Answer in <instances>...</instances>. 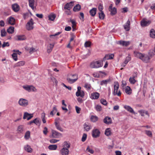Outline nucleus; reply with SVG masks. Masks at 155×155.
<instances>
[{"label":"nucleus","mask_w":155,"mask_h":155,"mask_svg":"<svg viewBox=\"0 0 155 155\" xmlns=\"http://www.w3.org/2000/svg\"><path fill=\"white\" fill-rule=\"evenodd\" d=\"M134 53L135 57L140 58L143 62L145 63L149 62L150 58L148 55L139 52H134Z\"/></svg>","instance_id":"f257e3e1"},{"label":"nucleus","mask_w":155,"mask_h":155,"mask_svg":"<svg viewBox=\"0 0 155 155\" xmlns=\"http://www.w3.org/2000/svg\"><path fill=\"white\" fill-rule=\"evenodd\" d=\"M68 76L67 80L68 82L70 84L73 83L78 79V75L77 74H70Z\"/></svg>","instance_id":"f03ea898"},{"label":"nucleus","mask_w":155,"mask_h":155,"mask_svg":"<svg viewBox=\"0 0 155 155\" xmlns=\"http://www.w3.org/2000/svg\"><path fill=\"white\" fill-rule=\"evenodd\" d=\"M103 66L102 62L100 61H96L92 62L90 65L91 68H97L101 67Z\"/></svg>","instance_id":"7ed1b4c3"},{"label":"nucleus","mask_w":155,"mask_h":155,"mask_svg":"<svg viewBox=\"0 0 155 155\" xmlns=\"http://www.w3.org/2000/svg\"><path fill=\"white\" fill-rule=\"evenodd\" d=\"M114 90L113 93L114 95H117L118 96H120L121 94V92L120 91L118 92V89L119 87L118 83L117 82H114Z\"/></svg>","instance_id":"20e7f679"},{"label":"nucleus","mask_w":155,"mask_h":155,"mask_svg":"<svg viewBox=\"0 0 155 155\" xmlns=\"http://www.w3.org/2000/svg\"><path fill=\"white\" fill-rule=\"evenodd\" d=\"M34 24L33 20L32 18H31L26 25V29L28 31L32 30L34 28Z\"/></svg>","instance_id":"39448f33"},{"label":"nucleus","mask_w":155,"mask_h":155,"mask_svg":"<svg viewBox=\"0 0 155 155\" xmlns=\"http://www.w3.org/2000/svg\"><path fill=\"white\" fill-rule=\"evenodd\" d=\"M23 88L29 92L31 91L36 92L37 89L32 85H25L23 86Z\"/></svg>","instance_id":"423d86ee"},{"label":"nucleus","mask_w":155,"mask_h":155,"mask_svg":"<svg viewBox=\"0 0 155 155\" xmlns=\"http://www.w3.org/2000/svg\"><path fill=\"white\" fill-rule=\"evenodd\" d=\"M18 104L21 106L25 107L28 105V101L25 99L20 98L18 101Z\"/></svg>","instance_id":"0eeeda50"},{"label":"nucleus","mask_w":155,"mask_h":155,"mask_svg":"<svg viewBox=\"0 0 155 155\" xmlns=\"http://www.w3.org/2000/svg\"><path fill=\"white\" fill-rule=\"evenodd\" d=\"M52 136L54 138H58L62 136V134L56 130H51Z\"/></svg>","instance_id":"6e6552de"},{"label":"nucleus","mask_w":155,"mask_h":155,"mask_svg":"<svg viewBox=\"0 0 155 155\" xmlns=\"http://www.w3.org/2000/svg\"><path fill=\"white\" fill-rule=\"evenodd\" d=\"M69 152L68 149L66 147H63L60 151V153L61 155H68Z\"/></svg>","instance_id":"1a4fd4ad"},{"label":"nucleus","mask_w":155,"mask_h":155,"mask_svg":"<svg viewBox=\"0 0 155 155\" xmlns=\"http://www.w3.org/2000/svg\"><path fill=\"white\" fill-rule=\"evenodd\" d=\"M74 2H71L69 3H67L66 4L64 7V9H67L68 10H70V9L72 7L74 4Z\"/></svg>","instance_id":"9d476101"},{"label":"nucleus","mask_w":155,"mask_h":155,"mask_svg":"<svg viewBox=\"0 0 155 155\" xmlns=\"http://www.w3.org/2000/svg\"><path fill=\"white\" fill-rule=\"evenodd\" d=\"M100 132L99 130L97 129H94L92 131V136L93 137L97 138L99 136Z\"/></svg>","instance_id":"9b49d317"},{"label":"nucleus","mask_w":155,"mask_h":155,"mask_svg":"<svg viewBox=\"0 0 155 155\" xmlns=\"http://www.w3.org/2000/svg\"><path fill=\"white\" fill-rule=\"evenodd\" d=\"M100 95V94L98 92H93L91 94L90 98L92 99H97L99 98Z\"/></svg>","instance_id":"f8f14e48"},{"label":"nucleus","mask_w":155,"mask_h":155,"mask_svg":"<svg viewBox=\"0 0 155 155\" xmlns=\"http://www.w3.org/2000/svg\"><path fill=\"white\" fill-rule=\"evenodd\" d=\"M33 117V114H29L27 112H25L24 113L23 119H27V120H29Z\"/></svg>","instance_id":"ddd939ff"},{"label":"nucleus","mask_w":155,"mask_h":155,"mask_svg":"<svg viewBox=\"0 0 155 155\" xmlns=\"http://www.w3.org/2000/svg\"><path fill=\"white\" fill-rule=\"evenodd\" d=\"M114 55L113 54H106L105 55L104 57L103 58V61L106 60H110L113 59L114 57Z\"/></svg>","instance_id":"4468645a"},{"label":"nucleus","mask_w":155,"mask_h":155,"mask_svg":"<svg viewBox=\"0 0 155 155\" xmlns=\"http://www.w3.org/2000/svg\"><path fill=\"white\" fill-rule=\"evenodd\" d=\"M83 126L84 130L86 131H89L92 128L91 125L88 123H85Z\"/></svg>","instance_id":"2eb2a0df"},{"label":"nucleus","mask_w":155,"mask_h":155,"mask_svg":"<svg viewBox=\"0 0 155 155\" xmlns=\"http://www.w3.org/2000/svg\"><path fill=\"white\" fill-rule=\"evenodd\" d=\"M151 21L150 20H146L143 19L141 22V25L142 26H147L150 24Z\"/></svg>","instance_id":"dca6fc26"},{"label":"nucleus","mask_w":155,"mask_h":155,"mask_svg":"<svg viewBox=\"0 0 155 155\" xmlns=\"http://www.w3.org/2000/svg\"><path fill=\"white\" fill-rule=\"evenodd\" d=\"M104 122L106 124H110L112 123L111 119L108 117H106L104 120Z\"/></svg>","instance_id":"f3484780"},{"label":"nucleus","mask_w":155,"mask_h":155,"mask_svg":"<svg viewBox=\"0 0 155 155\" xmlns=\"http://www.w3.org/2000/svg\"><path fill=\"white\" fill-rule=\"evenodd\" d=\"M112 5L109 6V10L110 12V13L111 15H114L116 13V9L115 8H112Z\"/></svg>","instance_id":"a211bd4d"},{"label":"nucleus","mask_w":155,"mask_h":155,"mask_svg":"<svg viewBox=\"0 0 155 155\" xmlns=\"http://www.w3.org/2000/svg\"><path fill=\"white\" fill-rule=\"evenodd\" d=\"M124 108L127 111H129L130 113L135 114V112H134L133 109L130 106L125 105L124 106Z\"/></svg>","instance_id":"6ab92c4d"},{"label":"nucleus","mask_w":155,"mask_h":155,"mask_svg":"<svg viewBox=\"0 0 155 155\" xmlns=\"http://www.w3.org/2000/svg\"><path fill=\"white\" fill-rule=\"evenodd\" d=\"M130 22L129 19L127 21L126 24L124 25V28L126 31H129L130 30Z\"/></svg>","instance_id":"aec40b11"},{"label":"nucleus","mask_w":155,"mask_h":155,"mask_svg":"<svg viewBox=\"0 0 155 155\" xmlns=\"http://www.w3.org/2000/svg\"><path fill=\"white\" fill-rule=\"evenodd\" d=\"M13 10L15 12H17L19 10V6L17 4H14L12 5Z\"/></svg>","instance_id":"412c9836"},{"label":"nucleus","mask_w":155,"mask_h":155,"mask_svg":"<svg viewBox=\"0 0 155 155\" xmlns=\"http://www.w3.org/2000/svg\"><path fill=\"white\" fill-rule=\"evenodd\" d=\"M138 112L142 116H144L145 115H146L148 116V117H149V115L147 111L143 110H139Z\"/></svg>","instance_id":"4be33fe9"},{"label":"nucleus","mask_w":155,"mask_h":155,"mask_svg":"<svg viewBox=\"0 0 155 155\" xmlns=\"http://www.w3.org/2000/svg\"><path fill=\"white\" fill-rule=\"evenodd\" d=\"M8 23L11 25H14L15 24V19L14 17H10L8 18Z\"/></svg>","instance_id":"5701e85b"},{"label":"nucleus","mask_w":155,"mask_h":155,"mask_svg":"<svg viewBox=\"0 0 155 155\" xmlns=\"http://www.w3.org/2000/svg\"><path fill=\"white\" fill-rule=\"evenodd\" d=\"M119 43L120 45L122 46H127L130 44V41H119Z\"/></svg>","instance_id":"b1692460"},{"label":"nucleus","mask_w":155,"mask_h":155,"mask_svg":"<svg viewBox=\"0 0 155 155\" xmlns=\"http://www.w3.org/2000/svg\"><path fill=\"white\" fill-rule=\"evenodd\" d=\"M76 95L77 97L80 96L83 98L84 96V93L83 91H77L76 93Z\"/></svg>","instance_id":"393cba45"},{"label":"nucleus","mask_w":155,"mask_h":155,"mask_svg":"<svg viewBox=\"0 0 155 155\" xmlns=\"http://www.w3.org/2000/svg\"><path fill=\"white\" fill-rule=\"evenodd\" d=\"M125 91V93L128 95H130L132 93V90L130 87L128 86L126 87Z\"/></svg>","instance_id":"a878e982"},{"label":"nucleus","mask_w":155,"mask_h":155,"mask_svg":"<svg viewBox=\"0 0 155 155\" xmlns=\"http://www.w3.org/2000/svg\"><path fill=\"white\" fill-rule=\"evenodd\" d=\"M96 11H97V8H93L92 9H91L90 11V13L91 15L92 16H94L96 13Z\"/></svg>","instance_id":"bb28decb"},{"label":"nucleus","mask_w":155,"mask_h":155,"mask_svg":"<svg viewBox=\"0 0 155 155\" xmlns=\"http://www.w3.org/2000/svg\"><path fill=\"white\" fill-rule=\"evenodd\" d=\"M16 37L17 38L16 40L18 41H23L26 39V37L25 35H18Z\"/></svg>","instance_id":"cd10ccee"},{"label":"nucleus","mask_w":155,"mask_h":155,"mask_svg":"<svg viewBox=\"0 0 155 155\" xmlns=\"http://www.w3.org/2000/svg\"><path fill=\"white\" fill-rule=\"evenodd\" d=\"M57 148L56 145H50L48 147V148L51 150H55Z\"/></svg>","instance_id":"c85d7f7f"},{"label":"nucleus","mask_w":155,"mask_h":155,"mask_svg":"<svg viewBox=\"0 0 155 155\" xmlns=\"http://www.w3.org/2000/svg\"><path fill=\"white\" fill-rule=\"evenodd\" d=\"M55 124L56 127V128L58 130H59L61 132H63V129L61 127L60 125L57 122H55Z\"/></svg>","instance_id":"c756f323"},{"label":"nucleus","mask_w":155,"mask_h":155,"mask_svg":"<svg viewBox=\"0 0 155 155\" xmlns=\"http://www.w3.org/2000/svg\"><path fill=\"white\" fill-rule=\"evenodd\" d=\"M29 5L33 10L34 9V6L35 1L34 0H28Z\"/></svg>","instance_id":"7c9ffc66"},{"label":"nucleus","mask_w":155,"mask_h":155,"mask_svg":"<svg viewBox=\"0 0 155 155\" xmlns=\"http://www.w3.org/2000/svg\"><path fill=\"white\" fill-rule=\"evenodd\" d=\"M25 149L27 152L29 153H31L32 151V149L31 148V146L28 145H27L25 146Z\"/></svg>","instance_id":"2f4dec72"},{"label":"nucleus","mask_w":155,"mask_h":155,"mask_svg":"<svg viewBox=\"0 0 155 155\" xmlns=\"http://www.w3.org/2000/svg\"><path fill=\"white\" fill-rule=\"evenodd\" d=\"M81 8V5L78 4L74 6L73 9V10L75 12H78L80 10Z\"/></svg>","instance_id":"473e14b6"},{"label":"nucleus","mask_w":155,"mask_h":155,"mask_svg":"<svg viewBox=\"0 0 155 155\" xmlns=\"http://www.w3.org/2000/svg\"><path fill=\"white\" fill-rule=\"evenodd\" d=\"M25 62L24 61H20L15 64V67L21 66L24 65L25 64Z\"/></svg>","instance_id":"72a5a7b5"},{"label":"nucleus","mask_w":155,"mask_h":155,"mask_svg":"<svg viewBox=\"0 0 155 155\" xmlns=\"http://www.w3.org/2000/svg\"><path fill=\"white\" fill-rule=\"evenodd\" d=\"M57 111V109L56 106H54L52 110L50 112V114L53 116Z\"/></svg>","instance_id":"f704fd0d"},{"label":"nucleus","mask_w":155,"mask_h":155,"mask_svg":"<svg viewBox=\"0 0 155 155\" xmlns=\"http://www.w3.org/2000/svg\"><path fill=\"white\" fill-rule=\"evenodd\" d=\"M14 31V28L12 26L10 27L7 30V31L9 33L12 34Z\"/></svg>","instance_id":"c9c22d12"},{"label":"nucleus","mask_w":155,"mask_h":155,"mask_svg":"<svg viewBox=\"0 0 155 155\" xmlns=\"http://www.w3.org/2000/svg\"><path fill=\"white\" fill-rule=\"evenodd\" d=\"M1 36V37H4L6 36L7 32L5 28L2 29L0 31Z\"/></svg>","instance_id":"e433bc0d"},{"label":"nucleus","mask_w":155,"mask_h":155,"mask_svg":"<svg viewBox=\"0 0 155 155\" xmlns=\"http://www.w3.org/2000/svg\"><path fill=\"white\" fill-rule=\"evenodd\" d=\"M150 36L153 38L155 37V31L153 29H151L150 31Z\"/></svg>","instance_id":"4c0bfd02"},{"label":"nucleus","mask_w":155,"mask_h":155,"mask_svg":"<svg viewBox=\"0 0 155 155\" xmlns=\"http://www.w3.org/2000/svg\"><path fill=\"white\" fill-rule=\"evenodd\" d=\"M49 46L48 47V49H47V52L48 53H49L51 52V51H52L53 47H54V44H50L49 45Z\"/></svg>","instance_id":"58836bf2"},{"label":"nucleus","mask_w":155,"mask_h":155,"mask_svg":"<svg viewBox=\"0 0 155 155\" xmlns=\"http://www.w3.org/2000/svg\"><path fill=\"white\" fill-rule=\"evenodd\" d=\"M33 123L38 126H40L41 124L39 119L38 118H36L33 120Z\"/></svg>","instance_id":"ea45409f"},{"label":"nucleus","mask_w":155,"mask_h":155,"mask_svg":"<svg viewBox=\"0 0 155 155\" xmlns=\"http://www.w3.org/2000/svg\"><path fill=\"white\" fill-rule=\"evenodd\" d=\"M17 130L18 133H22L23 131V126L22 125L18 126Z\"/></svg>","instance_id":"a19ab883"},{"label":"nucleus","mask_w":155,"mask_h":155,"mask_svg":"<svg viewBox=\"0 0 155 155\" xmlns=\"http://www.w3.org/2000/svg\"><path fill=\"white\" fill-rule=\"evenodd\" d=\"M49 20L51 21H53L55 19L56 17V15L54 14H51L48 15Z\"/></svg>","instance_id":"79ce46f5"},{"label":"nucleus","mask_w":155,"mask_h":155,"mask_svg":"<svg viewBox=\"0 0 155 155\" xmlns=\"http://www.w3.org/2000/svg\"><path fill=\"white\" fill-rule=\"evenodd\" d=\"M91 119L92 122H95L98 120V118L97 116L92 115L91 117Z\"/></svg>","instance_id":"37998d69"},{"label":"nucleus","mask_w":155,"mask_h":155,"mask_svg":"<svg viewBox=\"0 0 155 155\" xmlns=\"http://www.w3.org/2000/svg\"><path fill=\"white\" fill-rule=\"evenodd\" d=\"M111 131L110 128H107L105 130V134L107 136H109L111 134Z\"/></svg>","instance_id":"c03bdc74"},{"label":"nucleus","mask_w":155,"mask_h":155,"mask_svg":"<svg viewBox=\"0 0 155 155\" xmlns=\"http://www.w3.org/2000/svg\"><path fill=\"white\" fill-rule=\"evenodd\" d=\"M105 15L103 12L102 11L100 13H99V17L101 19H104V18Z\"/></svg>","instance_id":"a18cd8bd"},{"label":"nucleus","mask_w":155,"mask_h":155,"mask_svg":"<svg viewBox=\"0 0 155 155\" xmlns=\"http://www.w3.org/2000/svg\"><path fill=\"white\" fill-rule=\"evenodd\" d=\"M129 81L130 83L132 84H134L136 81L134 79V77H130L129 78Z\"/></svg>","instance_id":"49530a36"},{"label":"nucleus","mask_w":155,"mask_h":155,"mask_svg":"<svg viewBox=\"0 0 155 155\" xmlns=\"http://www.w3.org/2000/svg\"><path fill=\"white\" fill-rule=\"evenodd\" d=\"M86 150L91 154H93L94 153V151L93 150L90 148L89 146H87Z\"/></svg>","instance_id":"de8ad7c7"},{"label":"nucleus","mask_w":155,"mask_h":155,"mask_svg":"<svg viewBox=\"0 0 155 155\" xmlns=\"http://www.w3.org/2000/svg\"><path fill=\"white\" fill-rule=\"evenodd\" d=\"M12 57L15 61L18 60V57L17 53H13L12 55Z\"/></svg>","instance_id":"09e8293b"},{"label":"nucleus","mask_w":155,"mask_h":155,"mask_svg":"<svg viewBox=\"0 0 155 155\" xmlns=\"http://www.w3.org/2000/svg\"><path fill=\"white\" fill-rule=\"evenodd\" d=\"M30 137V132L29 131H27L25 134V138L26 139H28Z\"/></svg>","instance_id":"8fccbe9b"},{"label":"nucleus","mask_w":155,"mask_h":155,"mask_svg":"<svg viewBox=\"0 0 155 155\" xmlns=\"http://www.w3.org/2000/svg\"><path fill=\"white\" fill-rule=\"evenodd\" d=\"M145 132L146 135L150 137H152V133L150 131L148 130H145Z\"/></svg>","instance_id":"3c124183"},{"label":"nucleus","mask_w":155,"mask_h":155,"mask_svg":"<svg viewBox=\"0 0 155 155\" xmlns=\"http://www.w3.org/2000/svg\"><path fill=\"white\" fill-rule=\"evenodd\" d=\"M70 147V144H68L67 141H64V147H66L68 149Z\"/></svg>","instance_id":"603ef678"},{"label":"nucleus","mask_w":155,"mask_h":155,"mask_svg":"<svg viewBox=\"0 0 155 155\" xmlns=\"http://www.w3.org/2000/svg\"><path fill=\"white\" fill-rule=\"evenodd\" d=\"M84 87L88 90H90L91 88V86L90 84H85L84 85Z\"/></svg>","instance_id":"864d4df0"},{"label":"nucleus","mask_w":155,"mask_h":155,"mask_svg":"<svg viewBox=\"0 0 155 155\" xmlns=\"http://www.w3.org/2000/svg\"><path fill=\"white\" fill-rule=\"evenodd\" d=\"M131 58L130 56V55H129L126 57L124 62L127 64L128 62L131 60Z\"/></svg>","instance_id":"5fc2aeb1"},{"label":"nucleus","mask_w":155,"mask_h":155,"mask_svg":"<svg viewBox=\"0 0 155 155\" xmlns=\"http://www.w3.org/2000/svg\"><path fill=\"white\" fill-rule=\"evenodd\" d=\"M101 103L104 105H106L107 104V102L104 99H101L100 100Z\"/></svg>","instance_id":"6e6d98bb"},{"label":"nucleus","mask_w":155,"mask_h":155,"mask_svg":"<svg viewBox=\"0 0 155 155\" xmlns=\"http://www.w3.org/2000/svg\"><path fill=\"white\" fill-rule=\"evenodd\" d=\"M87 137V135L86 134H84L81 139V141L84 142L86 140Z\"/></svg>","instance_id":"4d7b16f0"},{"label":"nucleus","mask_w":155,"mask_h":155,"mask_svg":"<svg viewBox=\"0 0 155 155\" xmlns=\"http://www.w3.org/2000/svg\"><path fill=\"white\" fill-rule=\"evenodd\" d=\"M91 45V43L90 41H86L84 44V46L85 47H89Z\"/></svg>","instance_id":"13d9d810"},{"label":"nucleus","mask_w":155,"mask_h":155,"mask_svg":"<svg viewBox=\"0 0 155 155\" xmlns=\"http://www.w3.org/2000/svg\"><path fill=\"white\" fill-rule=\"evenodd\" d=\"M9 46V44L8 42H4L3 44L2 45V48H4L6 46L8 47Z\"/></svg>","instance_id":"bf43d9fd"},{"label":"nucleus","mask_w":155,"mask_h":155,"mask_svg":"<svg viewBox=\"0 0 155 155\" xmlns=\"http://www.w3.org/2000/svg\"><path fill=\"white\" fill-rule=\"evenodd\" d=\"M95 109L97 111H100L102 109L101 106L99 105H97L95 107Z\"/></svg>","instance_id":"052dcab7"},{"label":"nucleus","mask_w":155,"mask_h":155,"mask_svg":"<svg viewBox=\"0 0 155 155\" xmlns=\"http://www.w3.org/2000/svg\"><path fill=\"white\" fill-rule=\"evenodd\" d=\"M59 141V140H56L55 139H52L50 140H49L50 142L51 143H57Z\"/></svg>","instance_id":"680f3d73"},{"label":"nucleus","mask_w":155,"mask_h":155,"mask_svg":"<svg viewBox=\"0 0 155 155\" xmlns=\"http://www.w3.org/2000/svg\"><path fill=\"white\" fill-rule=\"evenodd\" d=\"M70 21L71 22L72 24V27H74V26L76 25V22L75 21L74 19H70Z\"/></svg>","instance_id":"e2e57ef3"},{"label":"nucleus","mask_w":155,"mask_h":155,"mask_svg":"<svg viewBox=\"0 0 155 155\" xmlns=\"http://www.w3.org/2000/svg\"><path fill=\"white\" fill-rule=\"evenodd\" d=\"M108 81V80H103L101 82V84L102 85L107 84Z\"/></svg>","instance_id":"0e129e2a"},{"label":"nucleus","mask_w":155,"mask_h":155,"mask_svg":"<svg viewBox=\"0 0 155 155\" xmlns=\"http://www.w3.org/2000/svg\"><path fill=\"white\" fill-rule=\"evenodd\" d=\"M43 134H45V135H46L47 133L48 132V128L47 127H45L44 128V130L43 131Z\"/></svg>","instance_id":"69168bd1"},{"label":"nucleus","mask_w":155,"mask_h":155,"mask_svg":"<svg viewBox=\"0 0 155 155\" xmlns=\"http://www.w3.org/2000/svg\"><path fill=\"white\" fill-rule=\"evenodd\" d=\"M76 111L78 114H79L80 113V111L81 110V109L80 107L76 106L75 107Z\"/></svg>","instance_id":"338daca9"},{"label":"nucleus","mask_w":155,"mask_h":155,"mask_svg":"<svg viewBox=\"0 0 155 155\" xmlns=\"http://www.w3.org/2000/svg\"><path fill=\"white\" fill-rule=\"evenodd\" d=\"M127 85V82L124 81H122V86L123 88Z\"/></svg>","instance_id":"774afa93"}]
</instances>
